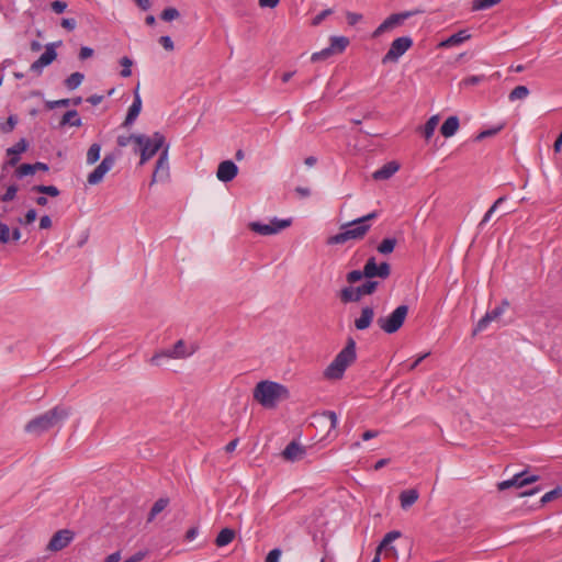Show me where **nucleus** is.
Masks as SVG:
<instances>
[{
	"label": "nucleus",
	"mask_w": 562,
	"mask_h": 562,
	"mask_svg": "<svg viewBox=\"0 0 562 562\" xmlns=\"http://www.w3.org/2000/svg\"><path fill=\"white\" fill-rule=\"evenodd\" d=\"M419 13H423V11L416 9L413 11H403L391 14L373 31L372 37L376 38L381 36L383 33L394 30L395 27L402 25L407 19Z\"/></svg>",
	"instance_id": "0eeeda50"
},
{
	"label": "nucleus",
	"mask_w": 562,
	"mask_h": 562,
	"mask_svg": "<svg viewBox=\"0 0 562 562\" xmlns=\"http://www.w3.org/2000/svg\"><path fill=\"white\" fill-rule=\"evenodd\" d=\"M562 496V487L558 486L553 488L552 491L546 493L542 498L540 499L539 507L544 506L546 504L559 498Z\"/></svg>",
	"instance_id": "a19ab883"
},
{
	"label": "nucleus",
	"mask_w": 562,
	"mask_h": 562,
	"mask_svg": "<svg viewBox=\"0 0 562 562\" xmlns=\"http://www.w3.org/2000/svg\"><path fill=\"white\" fill-rule=\"evenodd\" d=\"M120 64L123 67L120 75L124 78L130 77L132 75L131 67L133 65V60L130 57L124 56L120 59Z\"/></svg>",
	"instance_id": "09e8293b"
},
{
	"label": "nucleus",
	"mask_w": 562,
	"mask_h": 562,
	"mask_svg": "<svg viewBox=\"0 0 562 562\" xmlns=\"http://www.w3.org/2000/svg\"><path fill=\"white\" fill-rule=\"evenodd\" d=\"M61 45V41L49 43L45 46V52L31 64V71L41 75L44 67L49 66L56 58V48Z\"/></svg>",
	"instance_id": "9d476101"
},
{
	"label": "nucleus",
	"mask_w": 562,
	"mask_h": 562,
	"mask_svg": "<svg viewBox=\"0 0 562 562\" xmlns=\"http://www.w3.org/2000/svg\"><path fill=\"white\" fill-rule=\"evenodd\" d=\"M235 535V530L231 528H224L218 532L217 537L215 538V544L220 548L225 547L234 540Z\"/></svg>",
	"instance_id": "c756f323"
},
{
	"label": "nucleus",
	"mask_w": 562,
	"mask_h": 562,
	"mask_svg": "<svg viewBox=\"0 0 562 562\" xmlns=\"http://www.w3.org/2000/svg\"><path fill=\"white\" fill-rule=\"evenodd\" d=\"M438 123H439V116L438 115H434V116L428 119V121L424 125V131H423L424 137L426 139H429L434 135V132H435Z\"/></svg>",
	"instance_id": "e433bc0d"
},
{
	"label": "nucleus",
	"mask_w": 562,
	"mask_h": 562,
	"mask_svg": "<svg viewBox=\"0 0 562 562\" xmlns=\"http://www.w3.org/2000/svg\"><path fill=\"white\" fill-rule=\"evenodd\" d=\"M115 164V156L113 154H108L104 156L103 160L95 167V169L88 175L87 181L91 186L99 184L105 173H108Z\"/></svg>",
	"instance_id": "f8f14e48"
},
{
	"label": "nucleus",
	"mask_w": 562,
	"mask_h": 562,
	"mask_svg": "<svg viewBox=\"0 0 562 562\" xmlns=\"http://www.w3.org/2000/svg\"><path fill=\"white\" fill-rule=\"evenodd\" d=\"M509 303L507 300H504L499 306H496L491 312H487L476 324V327L473 330V335H476L479 331L485 329L487 325L497 319L505 311L506 307H508Z\"/></svg>",
	"instance_id": "f3484780"
},
{
	"label": "nucleus",
	"mask_w": 562,
	"mask_h": 562,
	"mask_svg": "<svg viewBox=\"0 0 562 562\" xmlns=\"http://www.w3.org/2000/svg\"><path fill=\"white\" fill-rule=\"evenodd\" d=\"M525 474H526V471H521L519 473L514 474V476L512 479L497 483V490L505 491L510 487H516V488L524 487L522 476Z\"/></svg>",
	"instance_id": "393cba45"
},
{
	"label": "nucleus",
	"mask_w": 562,
	"mask_h": 562,
	"mask_svg": "<svg viewBox=\"0 0 562 562\" xmlns=\"http://www.w3.org/2000/svg\"><path fill=\"white\" fill-rule=\"evenodd\" d=\"M68 124L76 127H80L82 125V121L78 116V112L76 110L67 111L59 122V126L61 127Z\"/></svg>",
	"instance_id": "c85d7f7f"
},
{
	"label": "nucleus",
	"mask_w": 562,
	"mask_h": 562,
	"mask_svg": "<svg viewBox=\"0 0 562 562\" xmlns=\"http://www.w3.org/2000/svg\"><path fill=\"white\" fill-rule=\"evenodd\" d=\"M31 190L33 192H38V193L46 194V195H49L53 198L58 196L60 194L59 189L55 186L37 184V186H34Z\"/></svg>",
	"instance_id": "f704fd0d"
},
{
	"label": "nucleus",
	"mask_w": 562,
	"mask_h": 562,
	"mask_svg": "<svg viewBox=\"0 0 562 562\" xmlns=\"http://www.w3.org/2000/svg\"><path fill=\"white\" fill-rule=\"evenodd\" d=\"M60 25L67 31H74L76 29L77 22L75 19H63Z\"/></svg>",
	"instance_id": "774afa93"
},
{
	"label": "nucleus",
	"mask_w": 562,
	"mask_h": 562,
	"mask_svg": "<svg viewBox=\"0 0 562 562\" xmlns=\"http://www.w3.org/2000/svg\"><path fill=\"white\" fill-rule=\"evenodd\" d=\"M101 146L93 143L87 151V162L89 165L95 164L100 158Z\"/></svg>",
	"instance_id": "ea45409f"
},
{
	"label": "nucleus",
	"mask_w": 562,
	"mask_h": 562,
	"mask_svg": "<svg viewBox=\"0 0 562 562\" xmlns=\"http://www.w3.org/2000/svg\"><path fill=\"white\" fill-rule=\"evenodd\" d=\"M484 79H485V77L483 75L469 76L460 81V87L467 88V87H471V86H476V85L481 83Z\"/></svg>",
	"instance_id": "49530a36"
},
{
	"label": "nucleus",
	"mask_w": 562,
	"mask_h": 562,
	"mask_svg": "<svg viewBox=\"0 0 562 562\" xmlns=\"http://www.w3.org/2000/svg\"><path fill=\"white\" fill-rule=\"evenodd\" d=\"M238 173V167L232 160L222 161L216 171V177L222 182L232 181Z\"/></svg>",
	"instance_id": "aec40b11"
},
{
	"label": "nucleus",
	"mask_w": 562,
	"mask_h": 562,
	"mask_svg": "<svg viewBox=\"0 0 562 562\" xmlns=\"http://www.w3.org/2000/svg\"><path fill=\"white\" fill-rule=\"evenodd\" d=\"M18 124V116L16 115H10L5 122L0 123V132L3 134L11 133Z\"/></svg>",
	"instance_id": "79ce46f5"
},
{
	"label": "nucleus",
	"mask_w": 562,
	"mask_h": 562,
	"mask_svg": "<svg viewBox=\"0 0 562 562\" xmlns=\"http://www.w3.org/2000/svg\"><path fill=\"white\" fill-rule=\"evenodd\" d=\"M502 127L503 126H498L496 128H491V130H485L475 136V140H482L486 137L494 136L502 130Z\"/></svg>",
	"instance_id": "bf43d9fd"
},
{
	"label": "nucleus",
	"mask_w": 562,
	"mask_h": 562,
	"mask_svg": "<svg viewBox=\"0 0 562 562\" xmlns=\"http://www.w3.org/2000/svg\"><path fill=\"white\" fill-rule=\"evenodd\" d=\"M502 0H474L472 3V9L484 10L499 3Z\"/></svg>",
	"instance_id": "de8ad7c7"
},
{
	"label": "nucleus",
	"mask_w": 562,
	"mask_h": 562,
	"mask_svg": "<svg viewBox=\"0 0 562 562\" xmlns=\"http://www.w3.org/2000/svg\"><path fill=\"white\" fill-rule=\"evenodd\" d=\"M10 235V227L5 223L0 221V243L8 244L11 239Z\"/></svg>",
	"instance_id": "5fc2aeb1"
},
{
	"label": "nucleus",
	"mask_w": 562,
	"mask_h": 562,
	"mask_svg": "<svg viewBox=\"0 0 562 562\" xmlns=\"http://www.w3.org/2000/svg\"><path fill=\"white\" fill-rule=\"evenodd\" d=\"M459 128V119L458 116H449L440 127V133L445 137H451L456 134Z\"/></svg>",
	"instance_id": "a878e982"
},
{
	"label": "nucleus",
	"mask_w": 562,
	"mask_h": 562,
	"mask_svg": "<svg viewBox=\"0 0 562 562\" xmlns=\"http://www.w3.org/2000/svg\"><path fill=\"white\" fill-rule=\"evenodd\" d=\"M254 400L266 408H274L280 401L290 397L289 390L273 381H260L254 389Z\"/></svg>",
	"instance_id": "f03ea898"
},
{
	"label": "nucleus",
	"mask_w": 562,
	"mask_h": 562,
	"mask_svg": "<svg viewBox=\"0 0 562 562\" xmlns=\"http://www.w3.org/2000/svg\"><path fill=\"white\" fill-rule=\"evenodd\" d=\"M68 105H70L69 99H60V100H56V101H46L45 102V108L47 110H54L56 108L68 106Z\"/></svg>",
	"instance_id": "6e6d98bb"
},
{
	"label": "nucleus",
	"mask_w": 562,
	"mask_h": 562,
	"mask_svg": "<svg viewBox=\"0 0 562 562\" xmlns=\"http://www.w3.org/2000/svg\"><path fill=\"white\" fill-rule=\"evenodd\" d=\"M322 417L327 418L330 423V429H335L337 426V415L333 411H325L322 413Z\"/></svg>",
	"instance_id": "052dcab7"
},
{
	"label": "nucleus",
	"mask_w": 562,
	"mask_h": 562,
	"mask_svg": "<svg viewBox=\"0 0 562 562\" xmlns=\"http://www.w3.org/2000/svg\"><path fill=\"white\" fill-rule=\"evenodd\" d=\"M363 278H366V279H370L367 262L364 263V267H363V269H362V270H352V271H350V272H348V273L346 274V281H347L349 284L357 283V282H359L360 280H362Z\"/></svg>",
	"instance_id": "7c9ffc66"
},
{
	"label": "nucleus",
	"mask_w": 562,
	"mask_h": 562,
	"mask_svg": "<svg viewBox=\"0 0 562 562\" xmlns=\"http://www.w3.org/2000/svg\"><path fill=\"white\" fill-rule=\"evenodd\" d=\"M15 177L23 178L25 176L34 175V167L32 164H22L15 169Z\"/></svg>",
	"instance_id": "a18cd8bd"
},
{
	"label": "nucleus",
	"mask_w": 562,
	"mask_h": 562,
	"mask_svg": "<svg viewBox=\"0 0 562 562\" xmlns=\"http://www.w3.org/2000/svg\"><path fill=\"white\" fill-rule=\"evenodd\" d=\"M93 53L94 52L92 48H90L88 46H82L79 50V59L85 60L87 58H90V57H92Z\"/></svg>",
	"instance_id": "338daca9"
},
{
	"label": "nucleus",
	"mask_w": 562,
	"mask_h": 562,
	"mask_svg": "<svg viewBox=\"0 0 562 562\" xmlns=\"http://www.w3.org/2000/svg\"><path fill=\"white\" fill-rule=\"evenodd\" d=\"M83 79L85 75L76 71L65 79L64 85L68 90H75L81 85Z\"/></svg>",
	"instance_id": "473e14b6"
},
{
	"label": "nucleus",
	"mask_w": 562,
	"mask_h": 562,
	"mask_svg": "<svg viewBox=\"0 0 562 562\" xmlns=\"http://www.w3.org/2000/svg\"><path fill=\"white\" fill-rule=\"evenodd\" d=\"M356 341L349 337L344 349L335 357L333 362L326 368L324 375L327 379H341L346 369L356 360Z\"/></svg>",
	"instance_id": "7ed1b4c3"
},
{
	"label": "nucleus",
	"mask_w": 562,
	"mask_h": 562,
	"mask_svg": "<svg viewBox=\"0 0 562 562\" xmlns=\"http://www.w3.org/2000/svg\"><path fill=\"white\" fill-rule=\"evenodd\" d=\"M159 43L168 52H171L175 48L173 42H172L171 37L168 35L160 36Z\"/></svg>",
	"instance_id": "680f3d73"
},
{
	"label": "nucleus",
	"mask_w": 562,
	"mask_h": 562,
	"mask_svg": "<svg viewBox=\"0 0 562 562\" xmlns=\"http://www.w3.org/2000/svg\"><path fill=\"white\" fill-rule=\"evenodd\" d=\"M418 499V492L415 488L405 490L400 494V503L403 509L409 508Z\"/></svg>",
	"instance_id": "bb28decb"
},
{
	"label": "nucleus",
	"mask_w": 562,
	"mask_h": 562,
	"mask_svg": "<svg viewBox=\"0 0 562 562\" xmlns=\"http://www.w3.org/2000/svg\"><path fill=\"white\" fill-rule=\"evenodd\" d=\"M350 226H355V227L353 228H349V227L342 228L344 229L342 232H340L334 236H330L327 239V244L328 245H339V244H345L346 241H348L350 239L360 240L367 235V233L369 232V229L371 227L369 224H351Z\"/></svg>",
	"instance_id": "6e6552de"
},
{
	"label": "nucleus",
	"mask_w": 562,
	"mask_h": 562,
	"mask_svg": "<svg viewBox=\"0 0 562 562\" xmlns=\"http://www.w3.org/2000/svg\"><path fill=\"white\" fill-rule=\"evenodd\" d=\"M180 16V12L178 11V9L173 8V7H169V8H166L165 10H162V12L160 13V19L162 21H166V22H170L172 20H176Z\"/></svg>",
	"instance_id": "37998d69"
},
{
	"label": "nucleus",
	"mask_w": 562,
	"mask_h": 562,
	"mask_svg": "<svg viewBox=\"0 0 562 562\" xmlns=\"http://www.w3.org/2000/svg\"><path fill=\"white\" fill-rule=\"evenodd\" d=\"M400 169V164L396 161H389L380 169L372 173V178L376 181L390 179Z\"/></svg>",
	"instance_id": "5701e85b"
},
{
	"label": "nucleus",
	"mask_w": 562,
	"mask_h": 562,
	"mask_svg": "<svg viewBox=\"0 0 562 562\" xmlns=\"http://www.w3.org/2000/svg\"><path fill=\"white\" fill-rule=\"evenodd\" d=\"M29 148V142L25 138H21L16 144L7 149V155L10 157L9 160L3 165L2 169L7 166L14 167L20 161V154L26 151Z\"/></svg>",
	"instance_id": "a211bd4d"
},
{
	"label": "nucleus",
	"mask_w": 562,
	"mask_h": 562,
	"mask_svg": "<svg viewBox=\"0 0 562 562\" xmlns=\"http://www.w3.org/2000/svg\"><path fill=\"white\" fill-rule=\"evenodd\" d=\"M166 145V138L159 132H155L153 136L145 135V140L138 144L137 148H135V153H139L140 155L139 165L142 166L146 164L160 149L162 150Z\"/></svg>",
	"instance_id": "39448f33"
},
{
	"label": "nucleus",
	"mask_w": 562,
	"mask_h": 562,
	"mask_svg": "<svg viewBox=\"0 0 562 562\" xmlns=\"http://www.w3.org/2000/svg\"><path fill=\"white\" fill-rule=\"evenodd\" d=\"M379 285V281L367 279L364 283L356 288L351 285L342 288L338 293V297L344 304L358 303L363 296L372 295L378 290Z\"/></svg>",
	"instance_id": "20e7f679"
},
{
	"label": "nucleus",
	"mask_w": 562,
	"mask_h": 562,
	"mask_svg": "<svg viewBox=\"0 0 562 562\" xmlns=\"http://www.w3.org/2000/svg\"><path fill=\"white\" fill-rule=\"evenodd\" d=\"M396 244L397 240L395 238H385L379 244L376 250L382 255H389L393 252Z\"/></svg>",
	"instance_id": "c9c22d12"
},
{
	"label": "nucleus",
	"mask_w": 562,
	"mask_h": 562,
	"mask_svg": "<svg viewBox=\"0 0 562 562\" xmlns=\"http://www.w3.org/2000/svg\"><path fill=\"white\" fill-rule=\"evenodd\" d=\"M374 315H375V313H374L373 306L366 305V306L361 307L360 316L357 317L353 323L356 329H358V330L368 329L373 322Z\"/></svg>",
	"instance_id": "4be33fe9"
},
{
	"label": "nucleus",
	"mask_w": 562,
	"mask_h": 562,
	"mask_svg": "<svg viewBox=\"0 0 562 562\" xmlns=\"http://www.w3.org/2000/svg\"><path fill=\"white\" fill-rule=\"evenodd\" d=\"M408 306L403 304L397 306L390 315L387 316H380L376 319V325L381 330H383L386 334H394L401 329L403 326L407 314H408Z\"/></svg>",
	"instance_id": "423d86ee"
},
{
	"label": "nucleus",
	"mask_w": 562,
	"mask_h": 562,
	"mask_svg": "<svg viewBox=\"0 0 562 562\" xmlns=\"http://www.w3.org/2000/svg\"><path fill=\"white\" fill-rule=\"evenodd\" d=\"M470 36L471 35L468 33L467 30H461V31L452 34L451 36H449L447 40L442 41L439 44V46L440 47L456 46V45H459V44L463 43L464 41L469 40Z\"/></svg>",
	"instance_id": "b1692460"
},
{
	"label": "nucleus",
	"mask_w": 562,
	"mask_h": 562,
	"mask_svg": "<svg viewBox=\"0 0 562 562\" xmlns=\"http://www.w3.org/2000/svg\"><path fill=\"white\" fill-rule=\"evenodd\" d=\"M280 557H281V550L273 549L267 554L266 562H279Z\"/></svg>",
	"instance_id": "69168bd1"
},
{
	"label": "nucleus",
	"mask_w": 562,
	"mask_h": 562,
	"mask_svg": "<svg viewBox=\"0 0 562 562\" xmlns=\"http://www.w3.org/2000/svg\"><path fill=\"white\" fill-rule=\"evenodd\" d=\"M506 200V196H501L498 198L494 204L490 207V210L485 213L482 222L480 223V226L484 225L485 223H487L492 216V214L496 211V209Z\"/></svg>",
	"instance_id": "864d4df0"
},
{
	"label": "nucleus",
	"mask_w": 562,
	"mask_h": 562,
	"mask_svg": "<svg viewBox=\"0 0 562 562\" xmlns=\"http://www.w3.org/2000/svg\"><path fill=\"white\" fill-rule=\"evenodd\" d=\"M168 504H169V498L161 497V498L157 499L154 503V505L149 512L147 521H153L154 518L168 506Z\"/></svg>",
	"instance_id": "72a5a7b5"
},
{
	"label": "nucleus",
	"mask_w": 562,
	"mask_h": 562,
	"mask_svg": "<svg viewBox=\"0 0 562 562\" xmlns=\"http://www.w3.org/2000/svg\"><path fill=\"white\" fill-rule=\"evenodd\" d=\"M71 408L64 405H56L49 411L31 419L24 427L25 431L40 436L56 427L69 417Z\"/></svg>",
	"instance_id": "f257e3e1"
},
{
	"label": "nucleus",
	"mask_w": 562,
	"mask_h": 562,
	"mask_svg": "<svg viewBox=\"0 0 562 562\" xmlns=\"http://www.w3.org/2000/svg\"><path fill=\"white\" fill-rule=\"evenodd\" d=\"M401 537L402 532L398 530H392L387 532L378 546L379 552L383 553L384 558H390L394 561H397L400 559L398 552L392 542Z\"/></svg>",
	"instance_id": "4468645a"
},
{
	"label": "nucleus",
	"mask_w": 562,
	"mask_h": 562,
	"mask_svg": "<svg viewBox=\"0 0 562 562\" xmlns=\"http://www.w3.org/2000/svg\"><path fill=\"white\" fill-rule=\"evenodd\" d=\"M413 46V40L408 36L395 38L387 53L382 57V64L396 63Z\"/></svg>",
	"instance_id": "1a4fd4ad"
},
{
	"label": "nucleus",
	"mask_w": 562,
	"mask_h": 562,
	"mask_svg": "<svg viewBox=\"0 0 562 562\" xmlns=\"http://www.w3.org/2000/svg\"><path fill=\"white\" fill-rule=\"evenodd\" d=\"M74 539V532L68 529H61L54 533L47 544L50 551H60L66 548Z\"/></svg>",
	"instance_id": "2eb2a0df"
},
{
	"label": "nucleus",
	"mask_w": 562,
	"mask_h": 562,
	"mask_svg": "<svg viewBox=\"0 0 562 562\" xmlns=\"http://www.w3.org/2000/svg\"><path fill=\"white\" fill-rule=\"evenodd\" d=\"M161 358H175L176 359V355H173L172 348L171 349H165V350H161L159 352H156L151 357L150 363L154 364V366H159V360Z\"/></svg>",
	"instance_id": "c03bdc74"
},
{
	"label": "nucleus",
	"mask_w": 562,
	"mask_h": 562,
	"mask_svg": "<svg viewBox=\"0 0 562 562\" xmlns=\"http://www.w3.org/2000/svg\"><path fill=\"white\" fill-rule=\"evenodd\" d=\"M528 95H529V89L526 86H517L510 91L508 98L510 101H515V100L525 99Z\"/></svg>",
	"instance_id": "58836bf2"
},
{
	"label": "nucleus",
	"mask_w": 562,
	"mask_h": 562,
	"mask_svg": "<svg viewBox=\"0 0 562 562\" xmlns=\"http://www.w3.org/2000/svg\"><path fill=\"white\" fill-rule=\"evenodd\" d=\"M376 217H378V213L374 211V212H371L362 217L356 218L347 224L341 225L340 228L350 227L351 224H367L368 221L374 220Z\"/></svg>",
	"instance_id": "8fccbe9b"
},
{
	"label": "nucleus",
	"mask_w": 562,
	"mask_h": 562,
	"mask_svg": "<svg viewBox=\"0 0 562 562\" xmlns=\"http://www.w3.org/2000/svg\"><path fill=\"white\" fill-rule=\"evenodd\" d=\"M36 211L34 209H30L23 218H18V222L22 225H29L36 220Z\"/></svg>",
	"instance_id": "4d7b16f0"
},
{
	"label": "nucleus",
	"mask_w": 562,
	"mask_h": 562,
	"mask_svg": "<svg viewBox=\"0 0 562 562\" xmlns=\"http://www.w3.org/2000/svg\"><path fill=\"white\" fill-rule=\"evenodd\" d=\"M306 454V448L296 441H291L282 451L281 456L285 461L295 462L302 460Z\"/></svg>",
	"instance_id": "6ab92c4d"
},
{
	"label": "nucleus",
	"mask_w": 562,
	"mask_h": 562,
	"mask_svg": "<svg viewBox=\"0 0 562 562\" xmlns=\"http://www.w3.org/2000/svg\"><path fill=\"white\" fill-rule=\"evenodd\" d=\"M292 221L289 220H277L271 221V224H261L259 222L249 223V228L262 236L277 234L281 229H284L291 225Z\"/></svg>",
	"instance_id": "9b49d317"
},
{
	"label": "nucleus",
	"mask_w": 562,
	"mask_h": 562,
	"mask_svg": "<svg viewBox=\"0 0 562 562\" xmlns=\"http://www.w3.org/2000/svg\"><path fill=\"white\" fill-rule=\"evenodd\" d=\"M346 18H347L348 24L353 26L362 20V14L355 13V12H347Z\"/></svg>",
	"instance_id": "e2e57ef3"
},
{
	"label": "nucleus",
	"mask_w": 562,
	"mask_h": 562,
	"mask_svg": "<svg viewBox=\"0 0 562 562\" xmlns=\"http://www.w3.org/2000/svg\"><path fill=\"white\" fill-rule=\"evenodd\" d=\"M138 90H139V85H137L135 90H134V100H133V103L130 106V109L127 111V114H126V117H125V120H124V122L122 124L123 127H130L135 122V120L137 119V116L140 113V110H142V99H140V95L138 93Z\"/></svg>",
	"instance_id": "412c9836"
},
{
	"label": "nucleus",
	"mask_w": 562,
	"mask_h": 562,
	"mask_svg": "<svg viewBox=\"0 0 562 562\" xmlns=\"http://www.w3.org/2000/svg\"><path fill=\"white\" fill-rule=\"evenodd\" d=\"M329 42L330 45L328 47L331 48L333 54L342 53L350 43L349 38L346 36H331Z\"/></svg>",
	"instance_id": "cd10ccee"
},
{
	"label": "nucleus",
	"mask_w": 562,
	"mask_h": 562,
	"mask_svg": "<svg viewBox=\"0 0 562 562\" xmlns=\"http://www.w3.org/2000/svg\"><path fill=\"white\" fill-rule=\"evenodd\" d=\"M333 13L331 9L323 10L321 13H318L313 20L312 25L317 26L319 25L328 15Z\"/></svg>",
	"instance_id": "13d9d810"
},
{
	"label": "nucleus",
	"mask_w": 562,
	"mask_h": 562,
	"mask_svg": "<svg viewBox=\"0 0 562 562\" xmlns=\"http://www.w3.org/2000/svg\"><path fill=\"white\" fill-rule=\"evenodd\" d=\"M193 351L194 349L192 351H187L186 342L182 339H179L172 347V352L173 355H176V359L186 358L190 356Z\"/></svg>",
	"instance_id": "4c0bfd02"
},
{
	"label": "nucleus",
	"mask_w": 562,
	"mask_h": 562,
	"mask_svg": "<svg viewBox=\"0 0 562 562\" xmlns=\"http://www.w3.org/2000/svg\"><path fill=\"white\" fill-rule=\"evenodd\" d=\"M370 279L380 278L382 280L387 279L391 276V265L389 262L376 263L374 257H370L367 260Z\"/></svg>",
	"instance_id": "dca6fc26"
},
{
	"label": "nucleus",
	"mask_w": 562,
	"mask_h": 562,
	"mask_svg": "<svg viewBox=\"0 0 562 562\" xmlns=\"http://www.w3.org/2000/svg\"><path fill=\"white\" fill-rule=\"evenodd\" d=\"M334 54L331 52V48L329 47H326L324 49H322L321 52H317V53H314L311 57V60L313 63H317V61H321V60H326L328 59L329 57H331Z\"/></svg>",
	"instance_id": "603ef678"
},
{
	"label": "nucleus",
	"mask_w": 562,
	"mask_h": 562,
	"mask_svg": "<svg viewBox=\"0 0 562 562\" xmlns=\"http://www.w3.org/2000/svg\"><path fill=\"white\" fill-rule=\"evenodd\" d=\"M50 7L55 13L59 14L66 10L67 3L64 1L56 0V1L52 2Z\"/></svg>",
	"instance_id": "0e129e2a"
},
{
	"label": "nucleus",
	"mask_w": 562,
	"mask_h": 562,
	"mask_svg": "<svg viewBox=\"0 0 562 562\" xmlns=\"http://www.w3.org/2000/svg\"><path fill=\"white\" fill-rule=\"evenodd\" d=\"M19 187L16 184H11L7 188V191L1 195L0 200L2 202H11L15 199Z\"/></svg>",
	"instance_id": "3c124183"
},
{
	"label": "nucleus",
	"mask_w": 562,
	"mask_h": 562,
	"mask_svg": "<svg viewBox=\"0 0 562 562\" xmlns=\"http://www.w3.org/2000/svg\"><path fill=\"white\" fill-rule=\"evenodd\" d=\"M145 140V134H132L128 136L120 135L116 143L120 147H126L131 142H134L136 146Z\"/></svg>",
	"instance_id": "2f4dec72"
},
{
	"label": "nucleus",
	"mask_w": 562,
	"mask_h": 562,
	"mask_svg": "<svg viewBox=\"0 0 562 562\" xmlns=\"http://www.w3.org/2000/svg\"><path fill=\"white\" fill-rule=\"evenodd\" d=\"M168 150L169 145H166L160 151L159 157L156 161V166L151 176L150 184L157 181H162L169 178V162H168Z\"/></svg>",
	"instance_id": "ddd939ff"
}]
</instances>
